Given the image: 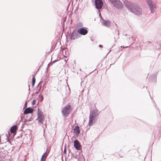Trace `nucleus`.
Here are the masks:
<instances>
[{
  "mask_svg": "<svg viewBox=\"0 0 161 161\" xmlns=\"http://www.w3.org/2000/svg\"><path fill=\"white\" fill-rule=\"evenodd\" d=\"M79 33H77V31L74 30L72 33L69 36L71 40L77 39L79 37Z\"/></svg>",
  "mask_w": 161,
  "mask_h": 161,
  "instance_id": "obj_7",
  "label": "nucleus"
},
{
  "mask_svg": "<svg viewBox=\"0 0 161 161\" xmlns=\"http://www.w3.org/2000/svg\"><path fill=\"white\" fill-rule=\"evenodd\" d=\"M113 5L119 9H122L123 6L119 0H109Z\"/></svg>",
  "mask_w": 161,
  "mask_h": 161,
  "instance_id": "obj_4",
  "label": "nucleus"
},
{
  "mask_svg": "<svg viewBox=\"0 0 161 161\" xmlns=\"http://www.w3.org/2000/svg\"><path fill=\"white\" fill-rule=\"evenodd\" d=\"M37 116L38 118L44 117V116L42 115V113L40 110L39 108H38Z\"/></svg>",
  "mask_w": 161,
  "mask_h": 161,
  "instance_id": "obj_16",
  "label": "nucleus"
},
{
  "mask_svg": "<svg viewBox=\"0 0 161 161\" xmlns=\"http://www.w3.org/2000/svg\"><path fill=\"white\" fill-rule=\"evenodd\" d=\"M99 47H103L102 45H99Z\"/></svg>",
  "mask_w": 161,
  "mask_h": 161,
  "instance_id": "obj_25",
  "label": "nucleus"
},
{
  "mask_svg": "<svg viewBox=\"0 0 161 161\" xmlns=\"http://www.w3.org/2000/svg\"><path fill=\"white\" fill-rule=\"evenodd\" d=\"M47 70V68L46 69V70Z\"/></svg>",
  "mask_w": 161,
  "mask_h": 161,
  "instance_id": "obj_30",
  "label": "nucleus"
},
{
  "mask_svg": "<svg viewBox=\"0 0 161 161\" xmlns=\"http://www.w3.org/2000/svg\"><path fill=\"white\" fill-rule=\"evenodd\" d=\"M77 32L81 35H85L87 33L88 31L85 27H81L78 29Z\"/></svg>",
  "mask_w": 161,
  "mask_h": 161,
  "instance_id": "obj_6",
  "label": "nucleus"
},
{
  "mask_svg": "<svg viewBox=\"0 0 161 161\" xmlns=\"http://www.w3.org/2000/svg\"><path fill=\"white\" fill-rule=\"evenodd\" d=\"M71 110V106L69 104L64 107L62 109L61 112L64 118L68 116Z\"/></svg>",
  "mask_w": 161,
  "mask_h": 161,
  "instance_id": "obj_3",
  "label": "nucleus"
},
{
  "mask_svg": "<svg viewBox=\"0 0 161 161\" xmlns=\"http://www.w3.org/2000/svg\"><path fill=\"white\" fill-rule=\"evenodd\" d=\"M32 118L31 117L29 119L27 120L29 122V121H31L32 120Z\"/></svg>",
  "mask_w": 161,
  "mask_h": 161,
  "instance_id": "obj_23",
  "label": "nucleus"
},
{
  "mask_svg": "<svg viewBox=\"0 0 161 161\" xmlns=\"http://www.w3.org/2000/svg\"><path fill=\"white\" fill-rule=\"evenodd\" d=\"M98 114L99 112L97 109H94L90 112L89 117V119L88 123L89 126L92 125L95 118Z\"/></svg>",
  "mask_w": 161,
  "mask_h": 161,
  "instance_id": "obj_2",
  "label": "nucleus"
},
{
  "mask_svg": "<svg viewBox=\"0 0 161 161\" xmlns=\"http://www.w3.org/2000/svg\"><path fill=\"white\" fill-rule=\"evenodd\" d=\"M95 3L96 8L99 9L102 8L103 3L102 0H95Z\"/></svg>",
  "mask_w": 161,
  "mask_h": 161,
  "instance_id": "obj_8",
  "label": "nucleus"
},
{
  "mask_svg": "<svg viewBox=\"0 0 161 161\" xmlns=\"http://www.w3.org/2000/svg\"><path fill=\"white\" fill-rule=\"evenodd\" d=\"M39 96L40 97H42V100H43V96L42 95H39Z\"/></svg>",
  "mask_w": 161,
  "mask_h": 161,
  "instance_id": "obj_24",
  "label": "nucleus"
},
{
  "mask_svg": "<svg viewBox=\"0 0 161 161\" xmlns=\"http://www.w3.org/2000/svg\"><path fill=\"white\" fill-rule=\"evenodd\" d=\"M118 35H119V33H118Z\"/></svg>",
  "mask_w": 161,
  "mask_h": 161,
  "instance_id": "obj_32",
  "label": "nucleus"
},
{
  "mask_svg": "<svg viewBox=\"0 0 161 161\" xmlns=\"http://www.w3.org/2000/svg\"><path fill=\"white\" fill-rule=\"evenodd\" d=\"M47 155V153L46 152L44 153L42 157V158L41 159V160L45 161L46 159Z\"/></svg>",
  "mask_w": 161,
  "mask_h": 161,
  "instance_id": "obj_15",
  "label": "nucleus"
},
{
  "mask_svg": "<svg viewBox=\"0 0 161 161\" xmlns=\"http://www.w3.org/2000/svg\"><path fill=\"white\" fill-rule=\"evenodd\" d=\"M74 132L75 134L76 135L78 136L80 132V130L79 129V127L78 125L76 126L74 129Z\"/></svg>",
  "mask_w": 161,
  "mask_h": 161,
  "instance_id": "obj_11",
  "label": "nucleus"
},
{
  "mask_svg": "<svg viewBox=\"0 0 161 161\" xmlns=\"http://www.w3.org/2000/svg\"><path fill=\"white\" fill-rule=\"evenodd\" d=\"M50 64H48V67L49 66V65Z\"/></svg>",
  "mask_w": 161,
  "mask_h": 161,
  "instance_id": "obj_29",
  "label": "nucleus"
},
{
  "mask_svg": "<svg viewBox=\"0 0 161 161\" xmlns=\"http://www.w3.org/2000/svg\"><path fill=\"white\" fill-rule=\"evenodd\" d=\"M74 147L77 150L80 149L81 147L79 142L77 140H75L74 141Z\"/></svg>",
  "mask_w": 161,
  "mask_h": 161,
  "instance_id": "obj_9",
  "label": "nucleus"
},
{
  "mask_svg": "<svg viewBox=\"0 0 161 161\" xmlns=\"http://www.w3.org/2000/svg\"><path fill=\"white\" fill-rule=\"evenodd\" d=\"M18 129V127L17 125H14L11 127L10 128V132L11 133H14Z\"/></svg>",
  "mask_w": 161,
  "mask_h": 161,
  "instance_id": "obj_12",
  "label": "nucleus"
},
{
  "mask_svg": "<svg viewBox=\"0 0 161 161\" xmlns=\"http://www.w3.org/2000/svg\"><path fill=\"white\" fill-rule=\"evenodd\" d=\"M124 5L129 10L135 14L138 15L142 14L141 9L136 4L132 3L128 1H124Z\"/></svg>",
  "mask_w": 161,
  "mask_h": 161,
  "instance_id": "obj_1",
  "label": "nucleus"
},
{
  "mask_svg": "<svg viewBox=\"0 0 161 161\" xmlns=\"http://www.w3.org/2000/svg\"><path fill=\"white\" fill-rule=\"evenodd\" d=\"M27 106V102H26L25 104V107H24V108L26 107Z\"/></svg>",
  "mask_w": 161,
  "mask_h": 161,
  "instance_id": "obj_21",
  "label": "nucleus"
},
{
  "mask_svg": "<svg viewBox=\"0 0 161 161\" xmlns=\"http://www.w3.org/2000/svg\"><path fill=\"white\" fill-rule=\"evenodd\" d=\"M103 24L105 26L108 27L110 25V23L109 20H105L103 22H102Z\"/></svg>",
  "mask_w": 161,
  "mask_h": 161,
  "instance_id": "obj_14",
  "label": "nucleus"
},
{
  "mask_svg": "<svg viewBox=\"0 0 161 161\" xmlns=\"http://www.w3.org/2000/svg\"><path fill=\"white\" fill-rule=\"evenodd\" d=\"M39 91V90H38V91L37 92H36V94H38V93Z\"/></svg>",
  "mask_w": 161,
  "mask_h": 161,
  "instance_id": "obj_27",
  "label": "nucleus"
},
{
  "mask_svg": "<svg viewBox=\"0 0 161 161\" xmlns=\"http://www.w3.org/2000/svg\"><path fill=\"white\" fill-rule=\"evenodd\" d=\"M127 39L128 40H133V38L132 37H129L127 38Z\"/></svg>",
  "mask_w": 161,
  "mask_h": 161,
  "instance_id": "obj_22",
  "label": "nucleus"
},
{
  "mask_svg": "<svg viewBox=\"0 0 161 161\" xmlns=\"http://www.w3.org/2000/svg\"><path fill=\"white\" fill-rule=\"evenodd\" d=\"M36 102V100H35V99H33V101H32V105H34L35 104V103Z\"/></svg>",
  "mask_w": 161,
  "mask_h": 161,
  "instance_id": "obj_20",
  "label": "nucleus"
},
{
  "mask_svg": "<svg viewBox=\"0 0 161 161\" xmlns=\"http://www.w3.org/2000/svg\"><path fill=\"white\" fill-rule=\"evenodd\" d=\"M147 3L151 11V13H154V8H155V4L151 0H146Z\"/></svg>",
  "mask_w": 161,
  "mask_h": 161,
  "instance_id": "obj_5",
  "label": "nucleus"
},
{
  "mask_svg": "<svg viewBox=\"0 0 161 161\" xmlns=\"http://www.w3.org/2000/svg\"><path fill=\"white\" fill-rule=\"evenodd\" d=\"M83 24L82 22H79L76 25V27L77 28L79 29L80 28L83 27Z\"/></svg>",
  "mask_w": 161,
  "mask_h": 161,
  "instance_id": "obj_17",
  "label": "nucleus"
},
{
  "mask_svg": "<svg viewBox=\"0 0 161 161\" xmlns=\"http://www.w3.org/2000/svg\"><path fill=\"white\" fill-rule=\"evenodd\" d=\"M99 14H100V16L101 18H102V16H101V14H100V13H99Z\"/></svg>",
  "mask_w": 161,
  "mask_h": 161,
  "instance_id": "obj_28",
  "label": "nucleus"
},
{
  "mask_svg": "<svg viewBox=\"0 0 161 161\" xmlns=\"http://www.w3.org/2000/svg\"><path fill=\"white\" fill-rule=\"evenodd\" d=\"M44 117H41L40 118L38 117L37 120H38V122L40 123H42L44 120Z\"/></svg>",
  "mask_w": 161,
  "mask_h": 161,
  "instance_id": "obj_18",
  "label": "nucleus"
},
{
  "mask_svg": "<svg viewBox=\"0 0 161 161\" xmlns=\"http://www.w3.org/2000/svg\"><path fill=\"white\" fill-rule=\"evenodd\" d=\"M156 75L154 74L153 75H151L150 76L149 78H150V80L152 81H155L156 80Z\"/></svg>",
  "mask_w": 161,
  "mask_h": 161,
  "instance_id": "obj_13",
  "label": "nucleus"
},
{
  "mask_svg": "<svg viewBox=\"0 0 161 161\" xmlns=\"http://www.w3.org/2000/svg\"><path fill=\"white\" fill-rule=\"evenodd\" d=\"M33 109L32 108L29 107L26 108L24 112V114H31L33 113Z\"/></svg>",
  "mask_w": 161,
  "mask_h": 161,
  "instance_id": "obj_10",
  "label": "nucleus"
},
{
  "mask_svg": "<svg viewBox=\"0 0 161 161\" xmlns=\"http://www.w3.org/2000/svg\"><path fill=\"white\" fill-rule=\"evenodd\" d=\"M41 161H44V160H41Z\"/></svg>",
  "mask_w": 161,
  "mask_h": 161,
  "instance_id": "obj_31",
  "label": "nucleus"
},
{
  "mask_svg": "<svg viewBox=\"0 0 161 161\" xmlns=\"http://www.w3.org/2000/svg\"><path fill=\"white\" fill-rule=\"evenodd\" d=\"M66 151V150L65 148V147L64 149V152L65 153Z\"/></svg>",
  "mask_w": 161,
  "mask_h": 161,
  "instance_id": "obj_26",
  "label": "nucleus"
},
{
  "mask_svg": "<svg viewBox=\"0 0 161 161\" xmlns=\"http://www.w3.org/2000/svg\"><path fill=\"white\" fill-rule=\"evenodd\" d=\"M35 82H36V79L35 78V77H34V76H33L32 78V86L33 87L34 85V84L35 83Z\"/></svg>",
  "mask_w": 161,
  "mask_h": 161,
  "instance_id": "obj_19",
  "label": "nucleus"
}]
</instances>
